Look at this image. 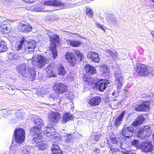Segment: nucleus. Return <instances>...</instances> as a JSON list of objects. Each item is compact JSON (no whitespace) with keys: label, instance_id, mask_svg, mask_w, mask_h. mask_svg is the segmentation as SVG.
<instances>
[{"label":"nucleus","instance_id":"nucleus-1","mask_svg":"<svg viewBox=\"0 0 154 154\" xmlns=\"http://www.w3.org/2000/svg\"><path fill=\"white\" fill-rule=\"evenodd\" d=\"M18 72L24 77L29 78L32 81L34 80L36 76V71L33 67H30L27 64L23 63L16 66Z\"/></svg>","mask_w":154,"mask_h":154},{"label":"nucleus","instance_id":"nucleus-2","mask_svg":"<svg viewBox=\"0 0 154 154\" xmlns=\"http://www.w3.org/2000/svg\"><path fill=\"white\" fill-rule=\"evenodd\" d=\"M31 134L33 136V138L32 140V142L34 144H35L36 146H37L39 149L42 150L45 149L47 147V142L43 140L42 132H35L34 133H31Z\"/></svg>","mask_w":154,"mask_h":154},{"label":"nucleus","instance_id":"nucleus-3","mask_svg":"<svg viewBox=\"0 0 154 154\" xmlns=\"http://www.w3.org/2000/svg\"><path fill=\"white\" fill-rule=\"evenodd\" d=\"M85 69L86 75H88V77L85 75L84 76L83 80L86 82L90 83H93L94 82L93 79L89 76L90 75H92L95 74L96 72V69L92 66L89 64H86L85 66Z\"/></svg>","mask_w":154,"mask_h":154},{"label":"nucleus","instance_id":"nucleus-4","mask_svg":"<svg viewBox=\"0 0 154 154\" xmlns=\"http://www.w3.org/2000/svg\"><path fill=\"white\" fill-rule=\"evenodd\" d=\"M14 135L16 142L21 143L24 142L25 136L24 130L22 128L16 129L14 131Z\"/></svg>","mask_w":154,"mask_h":154},{"label":"nucleus","instance_id":"nucleus-5","mask_svg":"<svg viewBox=\"0 0 154 154\" xmlns=\"http://www.w3.org/2000/svg\"><path fill=\"white\" fill-rule=\"evenodd\" d=\"M44 4L46 6H54L58 8L60 10L66 8V4L64 3L60 0H51L45 1Z\"/></svg>","mask_w":154,"mask_h":154},{"label":"nucleus","instance_id":"nucleus-6","mask_svg":"<svg viewBox=\"0 0 154 154\" xmlns=\"http://www.w3.org/2000/svg\"><path fill=\"white\" fill-rule=\"evenodd\" d=\"M51 42L49 49L51 51L52 54V57L54 59H55L57 55V52L56 46V43H58L60 41L59 37L58 36H56L53 38H51Z\"/></svg>","mask_w":154,"mask_h":154},{"label":"nucleus","instance_id":"nucleus-7","mask_svg":"<svg viewBox=\"0 0 154 154\" xmlns=\"http://www.w3.org/2000/svg\"><path fill=\"white\" fill-rule=\"evenodd\" d=\"M136 71L139 75L142 76L147 75L151 73L150 68L143 64H137Z\"/></svg>","mask_w":154,"mask_h":154},{"label":"nucleus","instance_id":"nucleus-8","mask_svg":"<svg viewBox=\"0 0 154 154\" xmlns=\"http://www.w3.org/2000/svg\"><path fill=\"white\" fill-rule=\"evenodd\" d=\"M151 128L147 125L140 128L138 132L137 137L142 139L144 138L149 136L151 134Z\"/></svg>","mask_w":154,"mask_h":154},{"label":"nucleus","instance_id":"nucleus-9","mask_svg":"<svg viewBox=\"0 0 154 154\" xmlns=\"http://www.w3.org/2000/svg\"><path fill=\"white\" fill-rule=\"evenodd\" d=\"M53 90L56 93L59 94L65 93L68 91L67 86L64 84L60 82L54 84Z\"/></svg>","mask_w":154,"mask_h":154},{"label":"nucleus","instance_id":"nucleus-10","mask_svg":"<svg viewBox=\"0 0 154 154\" xmlns=\"http://www.w3.org/2000/svg\"><path fill=\"white\" fill-rule=\"evenodd\" d=\"M114 75L115 77V82L118 89H121L122 87L124 82V79L121 75L120 71H117L115 73Z\"/></svg>","mask_w":154,"mask_h":154},{"label":"nucleus","instance_id":"nucleus-11","mask_svg":"<svg viewBox=\"0 0 154 154\" xmlns=\"http://www.w3.org/2000/svg\"><path fill=\"white\" fill-rule=\"evenodd\" d=\"M35 126L31 128L30 133L42 132L41 130V128L44 126L42 120L41 119H37L35 121Z\"/></svg>","mask_w":154,"mask_h":154},{"label":"nucleus","instance_id":"nucleus-12","mask_svg":"<svg viewBox=\"0 0 154 154\" xmlns=\"http://www.w3.org/2000/svg\"><path fill=\"white\" fill-rule=\"evenodd\" d=\"M56 131L53 127L51 126H47L44 128L43 134L45 136L49 138L53 139L56 135Z\"/></svg>","mask_w":154,"mask_h":154},{"label":"nucleus","instance_id":"nucleus-13","mask_svg":"<svg viewBox=\"0 0 154 154\" xmlns=\"http://www.w3.org/2000/svg\"><path fill=\"white\" fill-rule=\"evenodd\" d=\"M61 117L60 113L58 112H52L48 116L49 120L54 123H58Z\"/></svg>","mask_w":154,"mask_h":154},{"label":"nucleus","instance_id":"nucleus-14","mask_svg":"<svg viewBox=\"0 0 154 154\" xmlns=\"http://www.w3.org/2000/svg\"><path fill=\"white\" fill-rule=\"evenodd\" d=\"M36 65L39 68L44 66L47 63L46 58L43 55H38L36 60Z\"/></svg>","mask_w":154,"mask_h":154},{"label":"nucleus","instance_id":"nucleus-15","mask_svg":"<svg viewBox=\"0 0 154 154\" xmlns=\"http://www.w3.org/2000/svg\"><path fill=\"white\" fill-rule=\"evenodd\" d=\"M18 29L20 32L26 33L31 31L32 27L27 23H20L18 27Z\"/></svg>","mask_w":154,"mask_h":154},{"label":"nucleus","instance_id":"nucleus-16","mask_svg":"<svg viewBox=\"0 0 154 154\" xmlns=\"http://www.w3.org/2000/svg\"><path fill=\"white\" fill-rule=\"evenodd\" d=\"M141 148L142 152H149L152 151L153 147L151 142H143L141 144Z\"/></svg>","mask_w":154,"mask_h":154},{"label":"nucleus","instance_id":"nucleus-17","mask_svg":"<svg viewBox=\"0 0 154 154\" xmlns=\"http://www.w3.org/2000/svg\"><path fill=\"white\" fill-rule=\"evenodd\" d=\"M25 43L24 48L26 52H33L35 48L36 44L34 40H31Z\"/></svg>","mask_w":154,"mask_h":154},{"label":"nucleus","instance_id":"nucleus-18","mask_svg":"<svg viewBox=\"0 0 154 154\" xmlns=\"http://www.w3.org/2000/svg\"><path fill=\"white\" fill-rule=\"evenodd\" d=\"M65 57L69 63L70 65L71 66H74L75 64L77 63V60L71 52H67L65 55Z\"/></svg>","mask_w":154,"mask_h":154},{"label":"nucleus","instance_id":"nucleus-19","mask_svg":"<svg viewBox=\"0 0 154 154\" xmlns=\"http://www.w3.org/2000/svg\"><path fill=\"white\" fill-rule=\"evenodd\" d=\"M134 130L131 126H125L123 128L122 133L123 135L127 137H130L133 135Z\"/></svg>","mask_w":154,"mask_h":154},{"label":"nucleus","instance_id":"nucleus-20","mask_svg":"<svg viewBox=\"0 0 154 154\" xmlns=\"http://www.w3.org/2000/svg\"><path fill=\"white\" fill-rule=\"evenodd\" d=\"M149 102L148 101H146L136 106L134 108L135 110L137 111H145L149 109Z\"/></svg>","mask_w":154,"mask_h":154},{"label":"nucleus","instance_id":"nucleus-21","mask_svg":"<svg viewBox=\"0 0 154 154\" xmlns=\"http://www.w3.org/2000/svg\"><path fill=\"white\" fill-rule=\"evenodd\" d=\"M73 118L72 115L70 112H67L64 114L61 120L62 122L64 124Z\"/></svg>","mask_w":154,"mask_h":154},{"label":"nucleus","instance_id":"nucleus-22","mask_svg":"<svg viewBox=\"0 0 154 154\" xmlns=\"http://www.w3.org/2000/svg\"><path fill=\"white\" fill-rule=\"evenodd\" d=\"M106 20L108 23L114 26H116L118 25L117 20L114 16L112 14H109L107 16Z\"/></svg>","mask_w":154,"mask_h":154},{"label":"nucleus","instance_id":"nucleus-23","mask_svg":"<svg viewBox=\"0 0 154 154\" xmlns=\"http://www.w3.org/2000/svg\"><path fill=\"white\" fill-rule=\"evenodd\" d=\"M145 120V118L143 115H140L137 118V120L134 121L132 124L133 126L136 127L142 124Z\"/></svg>","mask_w":154,"mask_h":154},{"label":"nucleus","instance_id":"nucleus-24","mask_svg":"<svg viewBox=\"0 0 154 154\" xmlns=\"http://www.w3.org/2000/svg\"><path fill=\"white\" fill-rule=\"evenodd\" d=\"M125 112V111H123L118 117L116 118L114 123L115 126L118 127L120 125V124L122 121V119Z\"/></svg>","mask_w":154,"mask_h":154},{"label":"nucleus","instance_id":"nucleus-25","mask_svg":"<svg viewBox=\"0 0 154 154\" xmlns=\"http://www.w3.org/2000/svg\"><path fill=\"white\" fill-rule=\"evenodd\" d=\"M99 68V70L100 72H101L103 74H106L108 75L109 72V69L105 65L102 64L100 66H98Z\"/></svg>","mask_w":154,"mask_h":154},{"label":"nucleus","instance_id":"nucleus-26","mask_svg":"<svg viewBox=\"0 0 154 154\" xmlns=\"http://www.w3.org/2000/svg\"><path fill=\"white\" fill-rule=\"evenodd\" d=\"M8 47L5 42L1 39H0V52L6 51Z\"/></svg>","mask_w":154,"mask_h":154},{"label":"nucleus","instance_id":"nucleus-27","mask_svg":"<svg viewBox=\"0 0 154 154\" xmlns=\"http://www.w3.org/2000/svg\"><path fill=\"white\" fill-rule=\"evenodd\" d=\"M75 137L72 134L68 135L67 136L65 140V142L72 144L74 142Z\"/></svg>","mask_w":154,"mask_h":154},{"label":"nucleus","instance_id":"nucleus-28","mask_svg":"<svg viewBox=\"0 0 154 154\" xmlns=\"http://www.w3.org/2000/svg\"><path fill=\"white\" fill-rule=\"evenodd\" d=\"M87 57L88 59H91V60L94 62H96V53L92 51H91L88 53Z\"/></svg>","mask_w":154,"mask_h":154},{"label":"nucleus","instance_id":"nucleus-29","mask_svg":"<svg viewBox=\"0 0 154 154\" xmlns=\"http://www.w3.org/2000/svg\"><path fill=\"white\" fill-rule=\"evenodd\" d=\"M57 69L58 74L60 75L63 76L66 74V71L62 65H59Z\"/></svg>","mask_w":154,"mask_h":154},{"label":"nucleus","instance_id":"nucleus-30","mask_svg":"<svg viewBox=\"0 0 154 154\" xmlns=\"http://www.w3.org/2000/svg\"><path fill=\"white\" fill-rule=\"evenodd\" d=\"M106 52L108 53L111 57L114 59L117 58L118 56V54L116 51L112 52L109 50H107Z\"/></svg>","mask_w":154,"mask_h":154},{"label":"nucleus","instance_id":"nucleus-31","mask_svg":"<svg viewBox=\"0 0 154 154\" xmlns=\"http://www.w3.org/2000/svg\"><path fill=\"white\" fill-rule=\"evenodd\" d=\"M67 42L69 43L72 46L74 47H77L80 44V43L79 41L72 40H68Z\"/></svg>","mask_w":154,"mask_h":154},{"label":"nucleus","instance_id":"nucleus-32","mask_svg":"<svg viewBox=\"0 0 154 154\" xmlns=\"http://www.w3.org/2000/svg\"><path fill=\"white\" fill-rule=\"evenodd\" d=\"M108 84V82H102L99 85V89L100 91L103 92L106 89V86Z\"/></svg>","mask_w":154,"mask_h":154},{"label":"nucleus","instance_id":"nucleus-33","mask_svg":"<svg viewBox=\"0 0 154 154\" xmlns=\"http://www.w3.org/2000/svg\"><path fill=\"white\" fill-rule=\"evenodd\" d=\"M112 142L113 144H116L119 147L123 149L122 146V143L119 140H117V139L116 138H112Z\"/></svg>","mask_w":154,"mask_h":154},{"label":"nucleus","instance_id":"nucleus-34","mask_svg":"<svg viewBox=\"0 0 154 154\" xmlns=\"http://www.w3.org/2000/svg\"><path fill=\"white\" fill-rule=\"evenodd\" d=\"M89 103L91 106H96V97L94 96V97L91 98L89 100Z\"/></svg>","mask_w":154,"mask_h":154},{"label":"nucleus","instance_id":"nucleus-35","mask_svg":"<svg viewBox=\"0 0 154 154\" xmlns=\"http://www.w3.org/2000/svg\"><path fill=\"white\" fill-rule=\"evenodd\" d=\"M86 13L89 17H92L93 16V11L90 8H86Z\"/></svg>","mask_w":154,"mask_h":154},{"label":"nucleus","instance_id":"nucleus-36","mask_svg":"<svg viewBox=\"0 0 154 154\" xmlns=\"http://www.w3.org/2000/svg\"><path fill=\"white\" fill-rule=\"evenodd\" d=\"M60 149L59 146L57 144H53L51 146V150L52 152H54L55 151H57Z\"/></svg>","mask_w":154,"mask_h":154},{"label":"nucleus","instance_id":"nucleus-37","mask_svg":"<svg viewBox=\"0 0 154 154\" xmlns=\"http://www.w3.org/2000/svg\"><path fill=\"white\" fill-rule=\"evenodd\" d=\"M47 72L49 78L54 77L56 76L55 73L52 70L47 71Z\"/></svg>","mask_w":154,"mask_h":154},{"label":"nucleus","instance_id":"nucleus-38","mask_svg":"<svg viewBox=\"0 0 154 154\" xmlns=\"http://www.w3.org/2000/svg\"><path fill=\"white\" fill-rule=\"evenodd\" d=\"M75 54L79 58L80 61H82V60L83 56L81 52L79 51H75Z\"/></svg>","mask_w":154,"mask_h":154},{"label":"nucleus","instance_id":"nucleus-39","mask_svg":"<svg viewBox=\"0 0 154 154\" xmlns=\"http://www.w3.org/2000/svg\"><path fill=\"white\" fill-rule=\"evenodd\" d=\"M24 39L23 38L21 39V41L19 42L20 44L18 45L16 50H19L21 49L22 48L23 44L24 43Z\"/></svg>","mask_w":154,"mask_h":154},{"label":"nucleus","instance_id":"nucleus-40","mask_svg":"<svg viewBox=\"0 0 154 154\" xmlns=\"http://www.w3.org/2000/svg\"><path fill=\"white\" fill-rule=\"evenodd\" d=\"M120 89H118L117 88V90H115L112 93V95L115 97L118 96V94L120 91Z\"/></svg>","mask_w":154,"mask_h":154},{"label":"nucleus","instance_id":"nucleus-41","mask_svg":"<svg viewBox=\"0 0 154 154\" xmlns=\"http://www.w3.org/2000/svg\"><path fill=\"white\" fill-rule=\"evenodd\" d=\"M11 30V27L9 25L6 28L4 31V32L7 33L10 32Z\"/></svg>","mask_w":154,"mask_h":154},{"label":"nucleus","instance_id":"nucleus-42","mask_svg":"<svg viewBox=\"0 0 154 154\" xmlns=\"http://www.w3.org/2000/svg\"><path fill=\"white\" fill-rule=\"evenodd\" d=\"M132 144L135 146H138L139 143L138 140H134L132 142Z\"/></svg>","mask_w":154,"mask_h":154},{"label":"nucleus","instance_id":"nucleus-43","mask_svg":"<svg viewBox=\"0 0 154 154\" xmlns=\"http://www.w3.org/2000/svg\"><path fill=\"white\" fill-rule=\"evenodd\" d=\"M52 153L53 154H63V152L60 149L57 151H55L54 152H53Z\"/></svg>","mask_w":154,"mask_h":154},{"label":"nucleus","instance_id":"nucleus-44","mask_svg":"<svg viewBox=\"0 0 154 154\" xmlns=\"http://www.w3.org/2000/svg\"><path fill=\"white\" fill-rule=\"evenodd\" d=\"M97 27L99 28H101L104 31H105L106 28L103 25H100L99 24L97 23Z\"/></svg>","mask_w":154,"mask_h":154},{"label":"nucleus","instance_id":"nucleus-45","mask_svg":"<svg viewBox=\"0 0 154 154\" xmlns=\"http://www.w3.org/2000/svg\"><path fill=\"white\" fill-rule=\"evenodd\" d=\"M10 22L11 21H10V20H7L4 21L2 23V24L7 25L8 26L9 25L10 26Z\"/></svg>","mask_w":154,"mask_h":154},{"label":"nucleus","instance_id":"nucleus-46","mask_svg":"<svg viewBox=\"0 0 154 154\" xmlns=\"http://www.w3.org/2000/svg\"><path fill=\"white\" fill-rule=\"evenodd\" d=\"M52 69V66L51 65H49L46 68L45 70L46 72L51 71Z\"/></svg>","mask_w":154,"mask_h":154},{"label":"nucleus","instance_id":"nucleus-47","mask_svg":"<svg viewBox=\"0 0 154 154\" xmlns=\"http://www.w3.org/2000/svg\"><path fill=\"white\" fill-rule=\"evenodd\" d=\"M36 11H41V12H44L45 11L42 8L40 7H37Z\"/></svg>","mask_w":154,"mask_h":154},{"label":"nucleus","instance_id":"nucleus-48","mask_svg":"<svg viewBox=\"0 0 154 154\" xmlns=\"http://www.w3.org/2000/svg\"><path fill=\"white\" fill-rule=\"evenodd\" d=\"M54 94H51L49 97V99L50 100V101H53L54 100Z\"/></svg>","mask_w":154,"mask_h":154},{"label":"nucleus","instance_id":"nucleus-49","mask_svg":"<svg viewBox=\"0 0 154 154\" xmlns=\"http://www.w3.org/2000/svg\"><path fill=\"white\" fill-rule=\"evenodd\" d=\"M25 2H26V3H32L33 2H35L36 0H23Z\"/></svg>","mask_w":154,"mask_h":154},{"label":"nucleus","instance_id":"nucleus-50","mask_svg":"<svg viewBox=\"0 0 154 154\" xmlns=\"http://www.w3.org/2000/svg\"><path fill=\"white\" fill-rule=\"evenodd\" d=\"M101 101V99L98 97H97V105H98Z\"/></svg>","mask_w":154,"mask_h":154},{"label":"nucleus","instance_id":"nucleus-51","mask_svg":"<svg viewBox=\"0 0 154 154\" xmlns=\"http://www.w3.org/2000/svg\"><path fill=\"white\" fill-rule=\"evenodd\" d=\"M7 26V25L2 24V23L1 25V27L2 29H3V30H4Z\"/></svg>","mask_w":154,"mask_h":154},{"label":"nucleus","instance_id":"nucleus-52","mask_svg":"<svg viewBox=\"0 0 154 154\" xmlns=\"http://www.w3.org/2000/svg\"><path fill=\"white\" fill-rule=\"evenodd\" d=\"M151 34L152 35V36L154 37V31H152L151 32Z\"/></svg>","mask_w":154,"mask_h":154},{"label":"nucleus","instance_id":"nucleus-53","mask_svg":"<svg viewBox=\"0 0 154 154\" xmlns=\"http://www.w3.org/2000/svg\"><path fill=\"white\" fill-rule=\"evenodd\" d=\"M94 86L95 87H96V82L95 83Z\"/></svg>","mask_w":154,"mask_h":154},{"label":"nucleus","instance_id":"nucleus-54","mask_svg":"<svg viewBox=\"0 0 154 154\" xmlns=\"http://www.w3.org/2000/svg\"><path fill=\"white\" fill-rule=\"evenodd\" d=\"M151 0L154 3V0Z\"/></svg>","mask_w":154,"mask_h":154},{"label":"nucleus","instance_id":"nucleus-55","mask_svg":"<svg viewBox=\"0 0 154 154\" xmlns=\"http://www.w3.org/2000/svg\"><path fill=\"white\" fill-rule=\"evenodd\" d=\"M97 55H98V54L97 53ZM98 60H99V55H98Z\"/></svg>","mask_w":154,"mask_h":154},{"label":"nucleus","instance_id":"nucleus-56","mask_svg":"<svg viewBox=\"0 0 154 154\" xmlns=\"http://www.w3.org/2000/svg\"><path fill=\"white\" fill-rule=\"evenodd\" d=\"M11 59H14V57L13 56L12 58H10Z\"/></svg>","mask_w":154,"mask_h":154},{"label":"nucleus","instance_id":"nucleus-57","mask_svg":"<svg viewBox=\"0 0 154 154\" xmlns=\"http://www.w3.org/2000/svg\"><path fill=\"white\" fill-rule=\"evenodd\" d=\"M11 89L12 90H14V89L13 88H11Z\"/></svg>","mask_w":154,"mask_h":154},{"label":"nucleus","instance_id":"nucleus-58","mask_svg":"<svg viewBox=\"0 0 154 154\" xmlns=\"http://www.w3.org/2000/svg\"><path fill=\"white\" fill-rule=\"evenodd\" d=\"M94 150H95V151H96V148H95V149Z\"/></svg>","mask_w":154,"mask_h":154},{"label":"nucleus","instance_id":"nucleus-59","mask_svg":"<svg viewBox=\"0 0 154 154\" xmlns=\"http://www.w3.org/2000/svg\"><path fill=\"white\" fill-rule=\"evenodd\" d=\"M95 89V87L94 88V89Z\"/></svg>","mask_w":154,"mask_h":154},{"label":"nucleus","instance_id":"nucleus-60","mask_svg":"<svg viewBox=\"0 0 154 154\" xmlns=\"http://www.w3.org/2000/svg\"><path fill=\"white\" fill-rule=\"evenodd\" d=\"M98 62V60H97V62Z\"/></svg>","mask_w":154,"mask_h":154}]
</instances>
